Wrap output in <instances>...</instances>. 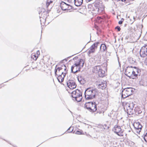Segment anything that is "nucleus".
<instances>
[{
  "instance_id": "1",
  "label": "nucleus",
  "mask_w": 147,
  "mask_h": 147,
  "mask_svg": "<svg viewBox=\"0 0 147 147\" xmlns=\"http://www.w3.org/2000/svg\"><path fill=\"white\" fill-rule=\"evenodd\" d=\"M84 61L82 59H81L76 62L72 66L71 71L74 74L80 70V69L84 66Z\"/></svg>"
},
{
  "instance_id": "2",
  "label": "nucleus",
  "mask_w": 147,
  "mask_h": 147,
  "mask_svg": "<svg viewBox=\"0 0 147 147\" xmlns=\"http://www.w3.org/2000/svg\"><path fill=\"white\" fill-rule=\"evenodd\" d=\"M85 106L89 111L91 112H94L97 110L96 105L95 102H86Z\"/></svg>"
},
{
  "instance_id": "3",
  "label": "nucleus",
  "mask_w": 147,
  "mask_h": 147,
  "mask_svg": "<svg viewBox=\"0 0 147 147\" xmlns=\"http://www.w3.org/2000/svg\"><path fill=\"white\" fill-rule=\"evenodd\" d=\"M94 5L96 9L98 11V13L100 14L104 11L105 7L101 1H96Z\"/></svg>"
},
{
  "instance_id": "4",
  "label": "nucleus",
  "mask_w": 147,
  "mask_h": 147,
  "mask_svg": "<svg viewBox=\"0 0 147 147\" xmlns=\"http://www.w3.org/2000/svg\"><path fill=\"white\" fill-rule=\"evenodd\" d=\"M122 104L125 110H126L127 113L129 115L131 114L133 109L130 107V103L129 102L125 101L122 102Z\"/></svg>"
},
{
  "instance_id": "5",
  "label": "nucleus",
  "mask_w": 147,
  "mask_h": 147,
  "mask_svg": "<svg viewBox=\"0 0 147 147\" xmlns=\"http://www.w3.org/2000/svg\"><path fill=\"white\" fill-rule=\"evenodd\" d=\"M113 130L118 136L121 137L124 136L123 131H122L120 126L117 125H115Z\"/></svg>"
},
{
  "instance_id": "6",
  "label": "nucleus",
  "mask_w": 147,
  "mask_h": 147,
  "mask_svg": "<svg viewBox=\"0 0 147 147\" xmlns=\"http://www.w3.org/2000/svg\"><path fill=\"white\" fill-rule=\"evenodd\" d=\"M71 96L78 102L80 101L82 99V92H71Z\"/></svg>"
},
{
  "instance_id": "7",
  "label": "nucleus",
  "mask_w": 147,
  "mask_h": 147,
  "mask_svg": "<svg viewBox=\"0 0 147 147\" xmlns=\"http://www.w3.org/2000/svg\"><path fill=\"white\" fill-rule=\"evenodd\" d=\"M133 70V67L131 66L127 67L125 70V75L130 78L132 79Z\"/></svg>"
},
{
  "instance_id": "8",
  "label": "nucleus",
  "mask_w": 147,
  "mask_h": 147,
  "mask_svg": "<svg viewBox=\"0 0 147 147\" xmlns=\"http://www.w3.org/2000/svg\"><path fill=\"white\" fill-rule=\"evenodd\" d=\"M100 45V43L99 42L94 43L89 49L88 51V54L89 55L91 53L94 52L95 49L97 48L98 46Z\"/></svg>"
},
{
  "instance_id": "9",
  "label": "nucleus",
  "mask_w": 147,
  "mask_h": 147,
  "mask_svg": "<svg viewBox=\"0 0 147 147\" xmlns=\"http://www.w3.org/2000/svg\"><path fill=\"white\" fill-rule=\"evenodd\" d=\"M140 56L142 57H145L147 56V45L142 47L140 51Z\"/></svg>"
},
{
  "instance_id": "10",
  "label": "nucleus",
  "mask_w": 147,
  "mask_h": 147,
  "mask_svg": "<svg viewBox=\"0 0 147 147\" xmlns=\"http://www.w3.org/2000/svg\"><path fill=\"white\" fill-rule=\"evenodd\" d=\"M85 97L87 100H89L95 98V92H84Z\"/></svg>"
},
{
  "instance_id": "11",
  "label": "nucleus",
  "mask_w": 147,
  "mask_h": 147,
  "mask_svg": "<svg viewBox=\"0 0 147 147\" xmlns=\"http://www.w3.org/2000/svg\"><path fill=\"white\" fill-rule=\"evenodd\" d=\"M67 86L71 89H73L76 87L75 82L72 80H68L67 82Z\"/></svg>"
},
{
  "instance_id": "12",
  "label": "nucleus",
  "mask_w": 147,
  "mask_h": 147,
  "mask_svg": "<svg viewBox=\"0 0 147 147\" xmlns=\"http://www.w3.org/2000/svg\"><path fill=\"white\" fill-rule=\"evenodd\" d=\"M106 84L105 82L103 80H101L99 82V84L98 85V88L102 89H105L106 86Z\"/></svg>"
},
{
  "instance_id": "13",
  "label": "nucleus",
  "mask_w": 147,
  "mask_h": 147,
  "mask_svg": "<svg viewBox=\"0 0 147 147\" xmlns=\"http://www.w3.org/2000/svg\"><path fill=\"white\" fill-rule=\"evenodd\" d=\"M69 6V5L63 1H62L60 5V6L61 9L64 11L67 10Z\"/></svg>"
},
{
  "instance_id": "14",
  "label": "nucleus",
  "mask_w": 147,
  "mask_h": 147,
  "mask_svg": "<svg viewBox=\"0 0 147 147\" xmlns=\"http://www.w3.org/2000/svg\"><path fill=\"white\" fill-rule=\"evenodd\" d=\"M133 125L135 129L138 130L139 132L140 131L142 126L139 123L135 122L134 123Z\"/></svg>"
},
{
  "instance_id": "15",
  "label": "nucleus",
  "mask_w": 147,
  "mask_h": 147,
  "mask_svg": "<svg viewBox=\"0 0 147 147\" xmlns=\"http://www.w3.org/2000/svg\"><path fill=\"white\" fill-rule=\"evenodd\" d=\"M100 50L101 52L107 53V48L105 44H102L100 47Z\"/></svg>"
},
{
  "instance_id": "16",
  "label": "nucleus",
  "mask_w": 147,
  "mask_h": 147,
  "mask_svg": "<svg viewBox=\"0 0 147 147\" xmlns=\"http://www.w3.org/2000/svg\"><path fill=\"white\" fill-rule=\"evenodd\" d=\"M57 66V65L56 66L55 69V75H57L56 73L57 70H58L59 72H60V71L62 69H64L65 71L66 70V67L65 65H63L62 66V67H58L57 68V69H56V67Z\"/></svg>"
},
{
  "instance_id": "17",
  "label": "nucleus",
  "mask_w": 147,
  "mask_h": 147,
  "mask_svg": "<svg viewBox=\"0 0 147 147\" xmlns=\"http://www.w3.org/2000/svg\"><path fill=\"white\" fill-rule=\"evenodd\" d=\"M78 80L81 84H83L86 82L85 80L81 75H79L78 77Z\"/></svg>"
},
{
  "instance_id": "18",
  "label": "nucleus",
  "mask_w": 147,
  "mask_h": 147,
  "mask_svg": "<svg viewBox=\"0 0 147 147\" xmlns=\"http://www.w3.org/2000/svg\"><path fill=\"white\" fill-rule=\"evenodd\" d=\"M138 68H137L136 67H134L133 68V70L132 73H133V79H134L136 78L137 77V74H135V73L137 71H138V69H139Z\"/></svg>"
},
{
  "instance_id": "19",
  "label": "nucleus",
  "mask_w": 147,
  "mask_h": 147,
  "mask_svg": "<svg viewBox=\"0 0 147 147\" xmlns=\"http://www.w3.org/2000/svg\"><path fill=\"white\" fill-rule=\"evenodd\" d=\"M100 68H101V66L99 65H97L95 66L93 68V71L94 73H98Z\"/></svg>"
},
{
  "instance_id": "20",
  "label": "nucleus",
  "mask_w": 147,
  "mask_h": 147,
  "mask_svg": "<svg viewBox=\"0 0 147 147\" xmlns=\"http://www.w3.org/2000/svg\"><path fill=\"white\" fill-rule=\"evenodd\" d=\"M83 2V0H78L77 1L74 2V4L76 6H79L81 5Z\"/></svg>"
},
{
  "instance_id": "21",
  "label": "nucleus",
  "mask_w": 147,
  "mask_h": 147,
  "mask_svg": "<svg viewBox=\"0 0 147 147\" xmlns=\"http://www.w3.org/2000/svg\"><path fill=\"white\" fill-rule=\"evenodd\" d=\"M105 71L104 70L100 68V69L99 71L98 74L100 77H102L103 76V75L105 74Z\"/></svg>"
},
{
  "instance_id": "22",
  "label": "nucleus",
  "mask_w": 147,
  "mask_h": 147,
  "mask_svg": "<svg viewBox=\"0 0 147 147\" xmlns=\"http://www.w3.org/2000/svg\"><path fill=\"white\" fill-rule=\"evenodd\" d=\"M87 91L88 92H93V91H94V92H97L94 89L90 87L85 89L84 92H86Z\"/></svg>"
},
{
  "instance_id": "23",
  "label": "nucleus",
  "mask_w": 147,
  "mask_h": 147,
  "mask_svg": "<svg viewBox=\"0 0 147 147\" xmlns=\"http://www.w3.org/2000/svg\"><path fill=\"white\" fill-rule=\"evenodd\" d=\"M123 91L126 92H133L132 88H127L124 89L123 90H122L121 92H123Z\"/></svg>"
},
{
  "instance_id": "24",
  "label": "nucleus",
  "mask_w": 147,
  "mask_h": 147,
  "mask_svg": "<svg viewBox=\"0 0 147 147\" xmlns=\"http://www.w3.org/2000/svg\"><path fill=\"white\" fill-rule=\"evenodd\" d=\"M130 95L129 94H128L127 92H122V97L123 98H125Z\"/></svg>"
},
{
  "instance_id": "25",
  "label": "nucleus",
  "mask_w": 147,
  "mask_h": 147,
  "mask_svg": "<svg viewBox=\"0 0 147 147\" xmlns=\"http://www.w3.org/2000/svg\"><path fill=\"white\" fill-rule=\"evenodd\" d=\"M31 57L35 60H36L38 57V56L34 54H32L31 55Z\"/></svg>"
},
{
  "instance_id": "26",
  "label": "nucleus",
  "mask_w": 147,
  "mask_h": 147,
  "mask_svg": "<svg viewBox=\"0 0 147 147\" xmlns=\"http://www.w3.org/2000/svg\"><path fill=\"white\" fill-rule=\"evenodd\" d=\"M61 75L59 74V76L57 78L59 82H60V79L62 78V77H61V76H62L63 75H64V74H65V73H64L63 72H61Z\"/></svg>"
},
{
  "instance_id": "27",
  "label": "nucleus",
  "mask_w": 147,
  "mask_h": 147,
  "mask_svg": "<svg viewBox=\"0 0 147 147\" xmlns=\"http://www.w3.org/2000/svg\"><path fill=\"white\" fill-rule=\"evenodd\" d=\"M98 57V59L97 60V58L96 57H95L94 59V60L96 61L95 63H100V58Z\"/></svg>"
},
{
  "instance_id": "28",
  "label": "nucleus",
  "mask_w": 147,
  "mask_h": 147,
  "mask_svg": "<svg viewBox=\"0 0 147 147\" xmlns=\"http://www.w3.org/2000/svg\"><path fill=\"white\" fill-rule=\"evenodd\" d=\"M64 74V75H63L62 76H61V77H62V78L60 79V82H62L63 81L65 75V74Z\"/></svg>"
},
{
  "instance_id": "29",
  "label": "nucleus",
  "mask_w": 147,
  "mask_h": 147,
  "mask_svg": "<svg viewBox=\"0 0 147 147\" xmlns=\"http://www.w3.org/2000/svg\"><path fill=\"white\" fill-rule=\"evenodd\" d=\"M53 2L52 1H50L49 0H47L46 5L48 7L50 3Z\"/></svg>"
},
{
  "instance_id": "30",
  "label": "nucleus",
  "mask_w": 147,
  "mask_h": 147,
  "mask_svg": "<svg viewBox=\"0 0 147 147\" xmlns=\"http://www.w3.org/2000/svg\"><path fill=\"white\" fill-rule=\"evenodd\" d=\"M144 139L145 141L147 142V133L144 135Z\"/></svg>"
},
{
  "instance_id": "31",
  "label": "nucleus",
  "mask_w": 147,
  "mask_h": 147,
  "mask_svg": "<svg viewBox=\"0 0 147 147\" xmlns=\"http://www.w3.org/2000/svg\"><path fill=\"white\" fill-rule=\"evenodd\" d=\"M124 20V19L123 18H122L121 19V20L119 21V24H122Z\"/></svg>"
},
{
  "instance_id": "32",
  "label": "nucleus",
  "mask_w": 147,
  "mask_h": 147,
  "mask_svg": "<svg viewBox=\"0 0 147 147\" xmlns=\"http://www.w3.org/2000/svg\"><path fill=\"white\" fill-rule=\"evenodd\" d=\"M115 29L117 30L118 31H119L121 30L120 28L118 26L115 27Z\"/></svg>"
},
{
  "instance_id": "33",
  "label": "nucleus",
  "mask_w": 147,
  "mask_h": 147,
  "mask_svg": "<svg viewBox=\"0 0 147 147\" xmlns=\"http://www.w3.org/2000/svg\"><path fill=\"white\" fill-rule=\"evenodd\" d=\"M82 133V131H76V133L77 134H81Z\"/></svg>"
},
{
  "instance_id": "34",
  "label": "nucleus",
  "mask_w": 147,
  "mask_h": 147,
  "mask_svg": "<svg viewBox=\"0 0 147 147\" xmlns=\"http://www.w3.org/2000/svg\"><path fill=\"white\" fill-rule=\"evenodd\" d=\"M140 72L141 70L140 69H138V71L136 72L137 73H138L140 74Z\"/></svg>"
},
{
  "instance_id": "35",
  "label": "nucleus",
  "mask_w": 147,
  "mask_h": 147,
  "mask_svg": "<svg viewBox=\"0 0 147 147\" xmlns=\"http://www.w3.org/2000/svg\"><path fill=\"white\" fill-rule=\"evenodd\" d=\"M135 74H137V77L138 76V75H139H139H140V74H139V73H137V72H136L135 73Z\"/></svg>"
},
{
  "instance_id": "36",
  "label": "nucleus",
  "mask_w": 147,
  "mask_h": 147,
  "mask_svg": "<svg viewBox=\"0 0 147 147\" xmlns=\"http://www.w3.org/2000/svg\"><path fill=\"white\" fill-rule=\"evenodd\" d=\"M77 91H79V90H78V89H77L76 90H74L72 92H77Z\"/></svg>"
},
{
  "instance_id": "37",
  "label": "nucleus",
  "mask_w": 147,
  "mask_h": 147,
  "mask_svg": "<svg viewBox=\"0 0 147 147\" xmlns=\"http://www.w3.org/2000/svg\"><path fill=\"white\" fill-rule=\"evenodd\" d=\"M70 3L72 2V0H67Z\"/></svg>"
},
{
  "instance_id": "38",
  "label": "nucleus",
  "mask_w": 147,
  "mask_h": 147,
  "mask_svg": "<svg viewBox=\"0 0 147 147\" xmlns=\"http://www.w3.org/2000/svg\"><path fill=\"white\" fill-rule=\"evenodd\" d=\"M38 53H39V51H37V54H38Z\"/></svg>"
},
{
  "instance_id": "39",
  "label": "nucleus",
  "mask_w": 147,
  "mask_h": 147,
  "mask_svg": "<svg viewBox=\"0 0 147 147\" xmlns=\"http://www.w3.org/2000/svg\"><path fill=\"white\" fill-rule=\"evenodd\" d=\"M78 1V0H74V2H76V1Z\"/></svg>"
},
{
  "instance_id": "40",
  "label": "nucleus",
  "mask_w": 147,
  "mask_h": 147,
  "mask_svg": "<svg viewBox=\"0 0 147 147\" xmlns=\"http://www.w3.org/2000/svg\"><path fill=\"white\" fill-rule=\"evenodd\" d=\"M125 0H120V1H125Z\"/></svg>"
},
{
  "instance_id": "41",
  "label": "nucleus",
  "mask_w": 147,
  "mask_h": 147,
  "mask_svg": "<svg viewBox=\"0 0 147 147\" xmlns=\"http://www.w3.org/2000/svg\"><path fill=\"white\" fill-rule=\"evenodd\" d=\"M99 18H100V19H101V17H99Z\"/></svg>"
},
{
  "instance_id": "42",
  "label": "nucleus",
  "mask_w": 147,
  "mask_h": 147,
  "mask_svg": "<svg viewBox=\"0 0 147 147\" xmlns=\"http://www.w3.org/2000/svg\"><path fill=\"white\" fill-rule=\"evenodd\" d=\"M91 35H90V40H91Z\"/></svg>"
},
{
  "instance_id": "43",
  "label": "nucleus",
  "mask_w": 147,
  "mask_h": 147,
  "mask_svg": "<svg viewBox=\"0 0 147 147\" xmlns=\"http://www.w3.org/2000/svg\"><path fill=\"white\" fill-rule=\"evenodd\" d=\"M126 24H125V26H126Z\"/></svg>"
}]
</instances>
